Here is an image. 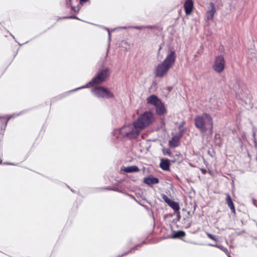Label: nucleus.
<instances>
[{
    "mask_svg": "<svg viewBox=\"0 0 257 257\" xmlns=\"http://www.w3.org/2000/svg\"><path fill=\"white\" fill-rule=\"evenodd\" d=\"M185 13L187 15L191 14L193 8V2L192 0H187L184 5Z\"/></svg>",
    "mask_w": 257,
    "mask_h": 257,
    "instance_id": "9d476101",
    "label": "nucleus"
},
{
    "mask_svg": "<svg viewBox=\"0 0 257 257\" xmlns=\"http://www.w3.org/2000/svg\"><path fill=\"white\" fill-rule=\"evenodd\" d=\"M215 247H217L219 248H220V249H221L222 250H223L224 252H225L226 253H228V250L227 249V248H226L225 247H224V246H223L222 245H218L217 244H216V245H214Z\"/></svg>",
    "mask_w": 257,
    "mask_h": 257,
    "instance_id": "aec40b11",
    "label": "nucleus"
},
{
    "mask_svg": "<svg viewBox=\"0 0 257 257\" xmlns=\"http://www.w3.org/2000/svg\"><path fill=\"white\" fill-rule=\"evenodd\" d=\"M80 2H87L88 0H80Z\"/></svg>",
    "mask_w": 257,
    "mask_h": 257,
    "instance_id": "7c9ffc66",
    "label": "nucleus"
},
{
    "mask_svg": "<svg viewBox=\"0 0 257 257\" xmlns=\"http://www.w3.org/2000/svg\"><path fill=\"white\" fill-rule=\"evenodd\" d=\"M202 172L203 174H205L206 172V170L204 169H202Z\"/></svg>",
    "mask_w": 257,
    "mask_h": 257,
    "instance_id": "c756f323",
    "label": "nucleus"
},
{
    "mask_svg": "<svg viewBox=\"0 0 257 257\" xmlns=\"http://www.w3.org/2000/svg\"><path fill=\"white\" fill-rule=\"evenodd\" d=\"M72 10L73 11H74V12H78L79 11V8L78 7V8H76L75 7H72Z\"/></svg>",
    "mask_w": 257,
    "mask_h": 257,
    "instance_id": "b1692460",
    "label": "nucleus"
},
{
    "mask_svg": "<svg viewBox=\"0 0 257 257\" xmlns=\"http://www.w3.org/2000/svg\"><path fill=\"white\" fill-rule=\"evenodd\" d=\"M70 18H73V17H70ZM73 18H76V17H73Z\"/></svg>",
    "mask_w": 257,
    "mask_h": 257,
    "instance_id": "72a5a7b5",
    "label": "nucleus"
},
{
    "mask_svg": "<svg viewBox=\"0 0 257 257\" xmlns=\"http://www.w3.org/2000/svg\"><path fill=\"white\" fill-rule=\"evenodd\" d=\"M155 108L156 112L159 115H162L166 113V109L165 106L162 103V102H161L160 104H159V105H156L155 106Z\"/></svg>",
    "mask_w": 257,
    "mask_h": 257,
    "instance_id": "dca6fc26",
    "label": "nucleus"
},
{
    "mask_svg": "<svg viewBox=\"0 0 257 257\" xmlns=\"http://www.w3.org/2000/svg\"><path fill=\"white\" fill-rule=\"evenodd\" d=\"M211 9L208 10L205 14V18L207 21L213 19L214 14L216 12V10L214 5L212 3H210Z\"/></svg>",
    "mask_w": 257,
    "mask_h": 257,
    "instance_id": "9b49d317",
    "label": "nucleus"
},
{
    "mask_svg": "<svg viewBox=\"0 0 257 257\" xmlns=\"http://www.w3.org/2000/svg\"><path fill=\"white\" fill-rule=\"evenodd\" d=\"M183 135V132L179 134L178 136H174L169 141V145L170 147L174 148L178 146L180 138Z\"/></svg>",
    "mask_w": 257,
    "mask_h": 257,
    "instance_id": "1a4fd4ad",
    "label": "nucleus"
},
{
    "mask_svg": "<svg viewBox=\"0 0 257 257\" xmlns=\"http://www.w3.org/2000/svg\"><path fill=\"white\" fill-rule=\"evenodd\" d=\"M119 134L123 137L131 139H135L140 134V132L134 124L124 126L119 131Z\"/></svg>",
    "mask_w": 257,
    "mask_h": 257,
    "instance_id": "39448f33",
    "label": "nucleus"
},
{
    "mask_svg": "<svg viewBox=\"0 0 257 257\" xmlns=\"http://www.w3.org/2000/svg\"><path fill=\"white\" fill-rule=\"evenodd\" d=\"M226 196H227L226 199V203H227L228 206L230 208L231 211L232 212L234 213L235 211V207L234 206V204H233L232 200L231 198V197L228 193L226 194Z\"/></svg>",
    "mask_w": 257,
    "mask_h": 257,
    "instance_id": "f3484780",
    "label": "nucleus"
},
{
    "mask_svg": "<svg viewBox=\"0 0 257 257\" xmlns=\"http://www.w3.org/2000/svg\"><path fill=\"white\" fill-rule=\"evenodd\" d=\"M121 170L126 173H133L138 172L140 171V169L137 166H131L127 167H123Z\"/></svg>",
    "mask_w": 257,
    "mask_h": 257,
    "instance_id": "2eb2a0df",
    "label": "nucleus"
},
{
    "mask_svg": "<svg viewBox=\"0 0 257 257\" xmlns=\"http://www.w3.org/2000/svg\"><path fill=\"white\" fill-rule=\"evenodd\" d=\"M234 90L235 91V93L237 95L239 96L241 95L242 96H245L248 93V90L246 88V87L243 85L241 86V85L239 83H236L234 87Z\"/></svg>",
    "mask_w": 257,
    "mask_h": 257,
    "instance_id": "6e6552de",
    "label": "nucleus"
},
{
    "mask_svg": "<svg viewBox=\"0 0 257 257\" xmlns=\"http://www.w3.org/2000/svg\"><path fill=\"white\" fill-rule=\"evenodd\" d=\"M162 198L163 200L168 204H169L170 202L172 201L171 199H170L168 196L165 194H163L162 195Z\"/></svg>",
    "mask_w": 257,
    "mask_h": 257,
    "instance_id": "412c9836",
    "label": "nucleus"
},
{
    "mask_svg": "<svg viewBox=\"0 0 257 257\" xmlns=\"http://www.w3.org/2000/svg\"><path fill=\"white\" fill-rule=\"evenodd\" d=\"M70 2L71 1V0H69Z\"/></svg>",
    "mask_w": 257,
    "mask_h": 257,
    "instance_id": "f704fd0d",
    "label": "nucleus"
},
{
    "mask_svg": "<svg viewBox=\"0 0 257 257\" xmlns=\"http://www.w3.org/2000/svg\"><path fill=\"white\" fill-rule=\"evenodd\" d=\"M174 211H178L180 209L179 204L175 201H171L168 204Z\"/></svg>",
    "mask_w": 257,
    "mask_h": 257,
    "instance_id": "a211bd4d",
    "label": "nucleus"
},
{
    "mask_svg": "<svg viewBox=\"0 0 257 257\" xmlns=\"http://www.w3.org/2000/svg\"><path fill=\"white\" fill-rule=\"evenodd\" d=\"M147 101L148 104L154 105H156L160 104L161 101L155 95H152L148 97L147 99Z\"/></svg>",
    "mask_w": 257,
    "mask_h": 257,
    "instance_id": "f8f14e48",
    "label": "nucleus"
},
{
    "mask_svg": "<svg viewBox=\"0 0 257 257\" xmlns=\"http://www.w3.org/2000/svg\"><path fill=\"white\" fill-rule=\"evenodd\" d=\"M144 182L147 185L152 186L154 184L158 183L159 179L153 176H149L148 177L145 178L144 179Z\"/></svg>",
    "mask_w": 257,
    "mask_h": 257,
    "instance_id": "ddd939ff",
    "label": "nucleus"
},
{
    "mask_svg": "<svg viewBox=\"0 0 257 257\" xmlns=\"http://www.w3.org/2000/svg\"><path fill=\"white\" fill-rule=\"evenodd\" d=\"M91 91L93 94L98 97L110 98L114 96L112 93L108 89L102 86L95 87L92 89Z\"/></svg>",
    "mask_w": 257,
    "mask_h": 257,
    "instance_id": "423d86ee",
    "label": "nucleus"
},
{
    "mask_svg": "<svg viewBox=\"0 0 257 257\" xmlns=\"http://www.w3.org/2000/svg\"><path fill=\"white\" fill-rule=\"evenodd\" d=\"M165 154H166V155H169V156H171V153L170 151H167L166 152Z\"/></svg>",
    "mask_w": 257,
    "mask_h": 257,
    "instance_id": "a878e982",
    "label": "nucleus"
},
{
    "mask_svg": "<svg viewBox=\"0 0 257 257\" xmlns=\"http://www.w3.org/2000/svg\"><path fill=\"white\" fill-rule=\"evenodd\" d=\"M225 67V61L224 57L222 55L216 56L212 65L213 70L217 73L222 72Z\"/></svg>",
    "mask_w": 257,
    "mask_h": 257,
    "instance_id": "0eeeda50",
    "label": "nucleus"
},
{
    "mask_svg": "<svg viewBox=\"0 0 257 257\" xmlns=\"http://www.w3.org/2000/svg\"><path fill=\"white\" fill-rule=\"evenodd\" d=\"M154 121V115L149 111H146L140 115L134 122V126L141 132L142 130L149 126Z\"/></svg>",
    "mask_w": 257,
    "mask_h": 257,
    "instance_id": "7ed1b4c3",
    "label": "nucleus"
},
{
    "mask_svg": "<svg viewBox=\"0 0 257 257\" xmlns=\"http://www.w3.org/2000/svg\"><path fill=\"white\" fill-rule=\"evenodd\" d=\"M228 255V257H231V256L229 254V253L228 252V253H226Z\"/></svg>",
    "mask_w": 257,
    "mask_h": 257,
    "instance_id": "473e14b6",
    "label": "nucleus"
},
{
    "mask_svg": "<svg viewBox=\"0 0 257 257\" xmlns=\"http://www.w3.org/2000/svg\"><path fill=\"white\" fill-rule=\"evenodd\" d=\"M153 26H147V27H145V28H149V29H150V28H153Z\"/></svg>",
    "mask_w": 257,
    "mask_h": 257,
    "instance_id": "c85d7f7f",
    "label": "nucleus"
},
{
    "mask_svg": "<svg viewBox=\"0 0 257 257\" xmlns=\"http://www.w3.org/2000/svg\"><path fill=\"white\" fill-rule=\"evenodd\" d=\"M253 143L254 144V145L256 146L257 145V142H256V138L253 139Z\"/></svg>",
    "mask_w": 257,
    "mask_h": 257,
    "instance_id": "cd10ccee",
    "label": "nucleus"
},
{
    "mask_svg": "<svg viewBox=\"0 0 257 257\" xmlns=\"http://www.w3.org/2000/svg\"><path fill=\"white\" fill-rule=\"evenodd\" d=\"M135 29H143V28H145V27H135Z\"/></svg>",
    "mask_w": 257,
    "mask_h": 257,
    "instance_id": "bb28decb",
    "label": "nucleus"
},
{
    "mask_svg": "<svg viewBox=\"0 0 257 257\" xmlns=\"http://www.w3.org/2000/svg\"><path fill=\"white\" fill-rule=\"evenodd\" d=\"M195 127L201 134H205L207 131L212 134L213 127V120L212 116L207 113L197 115L194 118Z\"/></svg>",
    "mask_w": 257,
    "mask_h": 257,
    "instance_id": "f257e3e1",
    "label": "nucleus"
},
{
    "mask_svg": "<svg viewBox=\"0 0 257 257\" xmlns=\"http://www.w3.org/2000/svg\"><path fill=\"white\" fill-rule=\"evenodd\" d=\"M256 132L255 131H253L252 132V137L253 139L255 138Z\"/></svg>",
    "mask_w": 257,
    "mask_h": 257,
    "instance_id": "393cba45",
    "label": "nucleus"
},
{
    "mask_svg": "<svg viewBox=\"0 0 257 257\" xmlns=\"http://www.w3.org/2000/svg\"><path fill=\"white\" fill-rule=\"evenodd\" d=\"M216 244H209V245L210 246H215L214 245H216Z\"/></svg>",
    "mask_w": 257,
    "mask_h": 257,
    "instance_id": "2f4dec72",
    "label": "nucleus"
},
{
    "mask_svg": "<svg viewBox=\"0 0 257 257\" xmlns=\"http://www.w3.org/2000/svg\"><path fill=\"white\" fill-rule=\"evenodd\" d=\"M206 234L209 238H210L213 240H216V239L215 238V236L214 235H213L212 234H211L209 233H207Z\"/></svg>",
    "mask_w": 257,
    "mask_h": 257,
    "instance_id": "5701e85b",
    "label": "nucleus"
},
{
    "mask_svg": "<svg viewBox=\"0 0 257 257\" xmlns=\"http://www.w3.org/2000/svg\"><path fill=\"white\" fill-rule=\"evenodd\" d=\"M184 124V122H182L179 126V134H180L181 133H182V132H183V134H184V130L183 128H182V126H183Z\"/></svg>",
    "mask_w": 257,
    "mask_h": 257,
    "instance_id": "4be33fe9",
    "label": "nucleus"
},
{
    "mask_svg": "<svg viewBox=\"0 0 257 257\" xmlns=\"http://www.w3.org/2000/svg\"><path fill=\"white\" fill-rule=\"evenodd\" d=\"M185 235V233L183 231H177L175 233H174L172 236H171V238H180L182 237H184Z\"/></svg>",
    "mask_w": 257,
    "mask_h": 257,
    "instance_id": "6ab92c4d",
    "label": "nucleus"
},
{
    "mask_svg": "<svg viewBox=\"0 0 257 257\" xmlns=\"http://www.w3.org/2000/svg\"><path fill=\"white\" fill-rule=\"evenodd\" d=\"M160 167L163 170L165 171H167L169 170L170 163L169 160L166 159H162L161 160V162L160 164Z\"/></svg>",
    "mask_w": 257,
    "mask_h": 257,
    "instance_id": "4468645a",
    "label": "nucleus"
},
{
    "mask_svg": "<svg viewBox=\"0 0 257 257\" xmlns=\"http://www.w3.org/2000/svg\"><path fill=\"white\" fill-rule=\"evenodd\" d=\"M176 57L175 52L171 51L161 63L158 64L154 71L156 77L163 78L166 76L173 66Z\"/></svg>",
    "mask_w": 257,
    "mask_h": 257,
    "instance_id": "f03ea898",
    "label": "nucleus"
},
{
    "mask_svg": "<svg viewBox=\"0 0 257 257\" xmlns=\"http://www.w3.org/2000/svg\"><path fill=\"white\" fill-rule=\"evenodd\" d=\"M108 76L109 69L108 68H105L98 72L97 74L92 79V80L87 83L86 85L80 88H78L76 89V90L82 88L89 87L94 84H99L105 81Z\"/></svg>",
    "mask_w": 257,
    "mask_h": 257,
    "instance_id": "20e7f679",
    "label": "nucleus"
}]
</instances>
